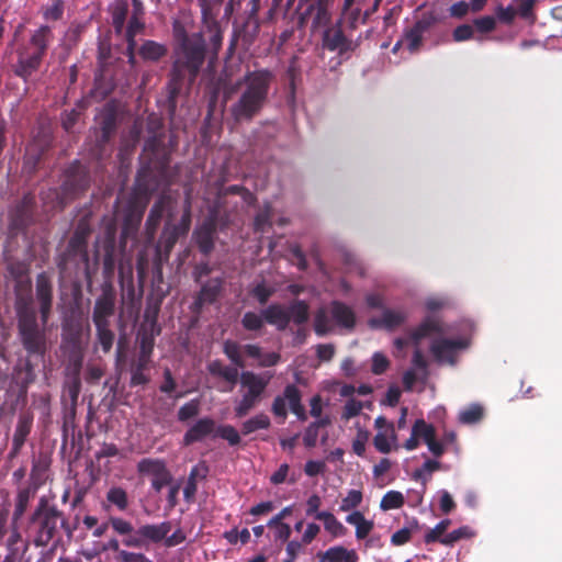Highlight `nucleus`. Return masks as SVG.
<instances>
[{
    "label": "nucleus",
    "mask_w": 562,
    "mask_h": 562,
    "mask_svg": "<svg viewBox=\"0 0 562 562\" xmlns=\"http://www.w3.org/2000/svg\"><path fill=\"white\" fill-rule=\"evenodd\" d=\"M166 53V49L162 45L148 41L140 47V55L150 60H156L164 56Z\"/></svg>",
    "instance_id": "nucleus-31"
},
{
    "label": "nucleus",
    "mask_w": 562,
    "mask_h": 562,
    "mask_svg": "<svg viewBox=\"0 0 562 562\" xmlns=\"http://www.w3.org/2000/svg\"><path fill=\"white\" fill-rule=\"evenodd\" d=\"M144 24L139 20V16L133 15L127 27L126 37L128 42V50H133L136 43L134 36L143 30Z\"/></svg>",
    "instance_id": "nucleus-42"
},
{
    "label": "nucleus",
    "mask_w": 562,
    "mask_h": 562,
    "mask_svg": "<svg viewBox=\"0 0 562 562\" xmlns=\"http://www.w3.org/2000/svg\"><path fill=\"white\" fill-rule=\"evenodd\" d=\"M474 25L480 32H492L496 26V20L493 16H482L474 20Z\"/></svg>",
    "instance_id": "nucleus-54"
},
{
    "label": "nucleus",
    "mask_w": 562,
    "mask_h": 562,
    "mask_svg": "<svg viewBox=\"0 0 562 562\" xmlns=\"http://www.w3.org/2000/svg\"><path fill=\"white\" fill-rule=\"evenodd\" d=\"M42 57L43 55L36 52L21 53L19 57V64L16 67V74L21 77L26 78L38 68L42 61Z\"/></svg>",
    "instance_id": "nucleus-15"
},
{
    "label": "nucleus",
    "mask_w": 562,
    "mask_h": 562,
    "mask_svg": "<svg viewBox=\"0 0 562 562\" xmlns=\"http://www.w3.org/2000/svg\"><path fill=\"white\" fill-rule=\"evenodd\" d=\"M390 366L387 357L382 352H374L372 356L371 371L374 374H382Z\"/></svg>",
    "instance_id": "nucleus-48"
},
{
    "label": "nucleus",
    "mask_w": 562,
    "mask_h": 562,
    "mask_svg": "<svg viewBox=\"0 0 562 562\" xmlns=\"http://www.w3.org/2000/svg\"><path fill=\"white\" fill-rule=\"evenodd\" d=\"M376 435L373 438L374 447L382 453H389L397 448V436L392 423L383 416H379L374 422Z\"/></svg>",
    "instance_id": "nucleus-11"
},
{
    "label": "nucleus",
    "mask_w": 562,
    "mask_h": 562,
    "mask_svg": "<svg viewBox=\"0 0 562 562\" xmlns=\"http://www.w3.org/2000/svg\"><path fill=\"white\" fill-rule=\"evenodd\" d=\"M33 520L38 526L37 533L34 539L37 547L47 546L57 533L58 526L65 525L60 513L54 506H49L45 499H41L40 505L33 515Z\"/></svg>",
    "instance_id": "nucleus-6"
},
{
    "label": "nucleus",
    "mask_w": 562,
    "mask_h": 562,
    "mask_svg": "<svg viewBox=\"0 0 562 562\" xmlns=\"http://www.w3.org/2000/svg\"><path fill=\"white\" fill-rule=\"evenodd\" d=\"M420 41V31L418 29H414L406 34L404 43L411 52H415L418 48Z\"/></svg>",
    "instance_id": "nucleus-55"
},
{
    "label": "nucleus",
    "mask_w": 562,
    "mask_h": 562,
    "mask_svg": "<svg viewBox=\"0 0 562 562\" xmlns=\"http://www.w3.org/2000/svg\"><path fill=\"white\" fill-rule=\"evenodd\" d=\"M273 289L268 286L265 282H260L254 286L251 294L258 300L259 303L263 304L272 295Z\"/></svg>",
    "instance_id": "nucleus-49"
},
{
    "label": "nucleus",
    "mask_w": 562,
    "mask_h": 562,
    "mask_svg": "<svg viewBox=\"0 0 562 562\" xmlns=\"http://www.w3.org/2000/svg\"><path fill=\"white\" fill-rule=\"evenodd\" d=\"M326 465L323 461L310 460L306 462L304 472L308 476H316L324 472Z\"/></svg>",
    "instance_id": "nucleus-62"
},
{
    "label": "nucleus",
    "mask_w": 562,
    "mask_h": 562,
    "mask_svg": "<svg viewBox=\"0 0 562 562\" xmlns=\"http://www.w3.org/2000/svg\"><path fill=\"white\" fill-rule=\"evenodd\" d=\"M215 229V220L211 215L210 218L201 225L194 233L196 241L203 252H209L213 247V232Z\"/></svg>",
    "instance_id": "nucleus-16"
},
{
    "label": "nucleus",
    "mask_w": 562,
    "mask_h": 562,
    "mask_svg": "<svg viewBox=\"0 0 562 562\" xmlns=\"http://www.w3.org/2000/svg\"><path fill=\"white\" fill-rule=\"evenodd\" d=\"M224 352L237 367H245V362L241 357V350L238 345L231 341L225 342Z\"/></svg>",
    "instance_id": "nucleus-43"
},
{
    "label": "nucleus",
    "mask_w": 562,
    "mask_h": 562,
    "mask_svg": "<svg viewBox=\"0 0 562 562\" xmlns=\"http://www.w3.org/2000/svg\"><path fill=\"white\" fill-rule=\"evenodd\" d=\"M199 412V404L195 401L187 403L179 409V419L186 420L195 416Z\"/></svg>",
    "instance_id": "nucleus-58"
},
{
    "label": "nucleus",
    "mask_w": 562,
    "mask_h": 562,
    "mask_svg": "<svg viewBox=\"0 0 562 562\" xmlns=\"http://www.w3.org/2000/svg\"><path fill=\"white\" fill-rule=\"evenodd\" d=\"M404 503V497L400 492L390 491L387 492L380 504V507L383 510L400 508Z\"/></svg>",
    "instance_id": "nucleus-38"
},
{
    "label": "nucleus",
    "mask_w": 562,
    "mask_h": 562,
    "mask_svg": "<svg viewBox=\"0 0 562 562\" xmlns=\"http://www.w3.org/2000/svg\"><path fill=\"white\" fill-rule=\"evenodd\" d=\"M209 371L214 375H220L231 383H235L238 378L236 368L225 367L218 361H213L209 364Z\"/></svg>",
    "instance_id": "nucleus-30"
},
{
    "label": "nucleus",
    "mask_w": 562,
    "mask_h": 562,
    "mask_svg": "<svg viewBox=\"0 0 562 562\" xmlns=\"http://www.w3.org/2000/svg\"><path fill=\"white\" fill-rule=\"evenodd\" d=\"M16 310L20 318V330L23 335L24 344L30 350H36L38 347V341L35 313L31 306V299L23 297L19 292L16 296Z\"/></svg>",
    "instance_id": "nucleus-8"
},
{
    "label": "nucleus",
    "mask_w": 562,
    "mask_h": 562,
    "mask_svg": "<svg viewBox=\"0 0 562 562\" xmlns=\"http://www.w3.org/2000/svg\"><path fill=\"white\" fill-rule=\"evenodd\" d=\"M370 402H362L356 398H350L346 402L341 412V419L349 420L360 414L364 407H370Z\"/></svg>",
    "instance_id": "nucleus-29"
},
{
    "label": "nucleus",
    "mask_w": 562,
    "mask_h": 562,
    "mask_svg": "<svg viewBox=\"0 0 562 562\" xmlns=\"http://www.w3.org/2000/svg\"><path fill=\"white\" fill-rule=\"evenodd\" d=\"M317 357L322 361H329L335 355V347L330 344L316 346Z\"/></svg>",
    "instance_id": "nucleus-63"
},
{
    "label": "nucleus",
    "mask_w": 562,
    "mask_h": 562,
    "mask_svg": "<svg viewBox=\"0 0 562 562\" xmlns=\"http://www.w3.org/2000/svg\"><path fill=\"white\" fill-rule=\"evenodd\" d=\"M443 326L436 317H427L418 328H416L408 337L397 338L394 341L396 349H403L408 345L414 346L413 368L404 373L403 384L406 390H413L417 381H425L428 375L427 360L425 359L418 345L425 337H431L435 334L443 333Z\"/></svg>",
    "instance_id": "nucleus-3"
},
{
    "label": "nucleus",
    "mask_w": 562,
    "mask_h": 562,
    "mask_svg": "<svg viewBox=\"0 0 562 562\" xmlns=\"http://www.w3.org/2000/svg\"><path fill=\"white\" fill-rule=\"evenodd\" d=\"M468 346L469 341L464 338H438L432 340L430 351L439 363L453 366L457 362L459 352Z\"/></svg>",
    "instance_id": "nucleus-9"
},
{
    "label": "nucleus",
    "mask_w": 562,
    "mask_h": 562,
    "mask_svg": "<svg viewBox=\"0 0 562 562\" xmlns=\"http://www.w3.org/2000/svg\"><path fill=\"white\" fill-rule=\"evenodd\" d=\"M483 414V409L479 405H472L460 412L459 418L462 423L471 424L477 422Z\"/></svg>",
    "instance_id": "nucleus-47"
},
{
    "label": "nucleus",
    "mask_w": 562,
    "mask_h": 562,
    "mask_svg": "<svg viewBox=\"0 0 562 562\" xmlns=\"http://www.w3.org/2000/svg\"><path fill=\"white\" fill-rule=\"evenodd\" d=\"M271 411L276 417L283 420L286 418L289 411L302 422L307 418L305 408L301 403V393L295 385L285 386L283 393L273 400Z\"/></svg>",
    "instance_id": "nucleus-7"
},
{
    "label": "nucleus",
    "mask_w": 562,
    "mask_h": 562,
    "mask_svg": "<svg viewBox=\"0 0 562 562\" xmlns=\"http://www.w3.org/2000/svg\"><path fill=\"white\" fill-rule=\"evenodd\" d=\"M214 430V422L209 418L199 420L184 436V443L190 445L202 439Z\"/></svg>",
    "instance_id": "nucleus-21"
},
{
    "label": "nucleus",
    "mask_w": 562,
    "mask_h": 562,
    "mask_svg": "<svg viewBox=\"0 0 562 562\" xmlns=\"http://www.w3.org/2000/svg\"><path fill=\"white\" fill-rule=\"evenodd\" d=\"M347 522L356 527V537L358 539L366 538L373 529V522L366 519L360 512H353L346 518Z\"/></svg>",
    "instance_id": "nucleus-23"
},
{
    "label": "nucleus",
    "mask_w": 562,
    "mask_h": 562,
    "mask_svg": "<svg viewBox=\"0 0 562 562\" xmlns=\"http://www.w3.org/2000/svg\"><path fill=\"white\" fill-rule=\"evenodd\" d=\"M263 317L266 322L274 325L278 329H284L290 322V314L281 305H270L263 311Z\"/></svg>",
    "instance_id": "nucleus-17"
},
{
    "label": "nucleus",
    "mask_w": 562,
    "mask_h": 562,
    "mask_svg": "<svg viewBox=\"0 0 562 562\" xmlns=\"http://www.w3.org/2000/svg\"><path fill=\"white\" fill-rule=\"evenodd\" d=\"M50 38V29L46 25H43L33 33L30 44L34 48V52L44 55Z\"/></svg>",
    "instance_id": "nucleus-27"
},
{
    "label": "nucleus",
    "mask_w": 562,
    "mask_h": 562,
    "mask_svg": "<svg viewBox=\"0 0 562 562\" xmlns=\"http://www.w3.org/2000/svg\"><path fill=\"white\" fill-rule=\"evenodd\" d=\"M473 27L469 24H463L458 26L453 31V38L456 42H462L472 38L473 36Z\"/></svg>",
    "instance_id": "nucleus-59"
},
{
    "label": "nucleus",
    "mask_w": 562,
    "mask_h": 562,
    "mask_svg": "<svg viewBox=\"0 0 562 562\" xmlns=\"http://www.w3.org/2000/svg\"><path fill=\"white\" fill-rule=\"evenodd\" d=\"M29 431H30V424L26 420H21L16 428V431L14 434V438H13V441H14V445L16 448L23 443Z\"/></svg>",
    "instance_id": "nucleus-61"
},
{
    "label": "nucleus",
    "mask_w": 562,
    "mask_h": 562,
    "mask_svg": "<svg viewBox=\"0 0 562 562\" xmlns=\"http://www.w3.org/2000/svg\"><path fill=\"white\" fill-rule=\"evenodd\" d=\"M406 314L401 310H384L380 318L371 321L372 326L395 328L404 323Z\"/></svg>",
    "instance_id": "nucleus-18"
},
{
    "label": "nucleus",
    "mask_w": 562,
    "mask_h": 562,
    "mask_svg": "<svg viewBox=\"0 0 562 562\" xmlns=\"http://www.w3.org/2000/svg\"><path fill=\"white\" fill-rule=\"evenodd\" d=\"M451 521L449 519L441 520L439 524H437L432 529L428 530V532L425 535V542L426 543H432L435 541H439L442 537H445V532L449 528Z\"/></svg>",
    "instance_id": "nucleus-39"
},
{
    "label": "nucleus",
    "mask_w": 562,
    "mask_h": 562,
    "mask_svg": "<svg viewBox=\"0 0 562 562\" xmlns=\"http://www.w3.org/2000/svg\"><path fill=\"white\" fill-rule=\"evenodd\" d=\"M302 541H289L286 546V555L284 562H293L299 553L302 551Z\"/></svg>",
    "instance_id": "nucleus-64"
},
{
    "label": "nucleus",
    "mask_w": 562,
    "mask_h": 562,
    "mask_svg": "<svg viewBox=\"0 0 562 562\" xmlns=\"http://www.w3.org/2000/svg\"><path fill=\"white\" fill-rule=\"evenodd\" d=\"M263 314L259 315L252 312H248L244 315L241 323L243 326L248 330H257L263 326L265 322Z\"/></svg>",
    "instance_id": "nucleus-45"
},
{
    "label": "nucleus",
    "mask_w": 562,
    "mask_h": 562,
    "mask_svg": "<svg viewBox=\"0 0 562 562\" xmlns=\"http://www.w3.org/2000/svg\"><path fill=\"white\" fill-rule=\"evenodd\" d=\"M440 467V463L438 461H434V460H427L424 464H423V468L419 469V470H416L414 472V479L416 480H423L424 483H426V479L424 477V473L427 472V473H432L435 471H437Z\"/></svg>",
    "instance_id": "nucleus-53"
},
{
    "label": "nucleus",
    "mask_w": 562,
    "mask_h": 562,
    "mask_svg": "<svg viewBox=\"0 0 562 562\" xmlns=\"http://www.w3.org/2000/svg\"><path fill=\"white\" fill-rule=\"evenodd\" d=\"M412 432L414 436H417L418 440L423 439L427 442L435 436V428L424 419H417L412 428Z\"/></svg>",
    "instance_id": "nucleus-33"
},
{
    "label": "nucleus",
    "mask_w": 562,
    "mask_h": 562,
    "mask_svg": "<svg viewBox=\"0 0 562 562\" xmlns=\"http://www.w3.org/2000/svg\"><path fill=\"white\" fill-rule=\"evenodd\" d=\"M220 291V282L218 281H211L206 285H204L199 294L198 297V304L202 305L205 303H212Z\"/></svg>",
    "instance_id": "nucleus-32"
},
{
    "label": "nucleus",
    "mask_w": 562,
    "mask_h": 562,
    "mask_svg": "<svg viewBox=\"0 0 562 562\" xmlns=\"http://www.w3.org/2000/svg\"><path fill=\"white\" fill-rule=\"evenodd\" d=\"M362 501V494L360 491L351 490L347 493L346 497L342 498L340 504L341 512H349L360 505Z\"/></svg>",
    "instance_id": "nucleus-40"
},
{
    "label": "nucleus",
    "mask_w": 562,
    "mask_h": 562,
    "mask_svg": "<svg viewBox=\"0 0 562 562\" xmlns=\"http://www.w3.org/2000/svg\"><path fill=\"white\" fill-rule=\"evenodd\" d=\"M324 44L330 50H344L348 46L342 30L338 27L329 29L326 31L324 36Z\"/></svg>",
    "instance_id": "nucleus-24"
},
{
    "label": "nucleus",
    "mask_w": 562,
    "mask_h": 562,
    "mask_svg": "<svg viewBox=\"0 0 562 562\" xmlns=\"http://www.w3.org/2000/svg\"><path fill=\"white\" fill-rule=\"evenodd\" d=\"M473 536L471 529L467 526L460 527L440 539V543L445 546H452L461 539L470 538Z\"/></svg>",
    "instance_id": "nucleus-37"
},
{
    "label": "nucleus",
    "mask_w": 562,
    "mask_h": 562,
    "mask_svg": "<svg viewBox=\"0 0 562 562\" xmlns=\"http://www.w3.org/2000/svg\"><path fill=\"white\" fill-rule=\"evenodd\" d=\"M288 312L290 319L292 318L297 324H302L308 318V306L303 301L294 302Z\"/></svg>",
    "instance_id": "nucleus-35"
},
{
    "label": "nucleus",
    "mask_w": 562,
    "mask_h": 562,
    "mask_svg": "<svg viewBox=\"0 0 562 562\" xmlns=\"http://www.w3.org/2000/svg\"><path fill=\"white\" fill-rule=\"evenodd\" d=\"M117 562H151L146 555L138 552H130L126 550L119 551V555H115Z\"/></svg>",
    "instance_id": "nucleus-50"
},
{
    "label": "nucleus",
    "mask_w": 562,
    "mask_h": 562,
    "mask_svg": "<svg viewBox=\"0 0 562 562\" xmlns=\"http://www.w3.org/2000/svg\"><path fill=\"white\" fill-rule=\"evenodd\" d=\"M115 292L111 284H104L102 294L97 299L93 308L94 325H109V318L114 313Z\"/></svg>",
    "instance_id": "nucleus-10"
},
{
    "label": "nucleus",
    "mask_w": 562,
    "mask_h": 562,
    "mask_svg": "<svg viewBox=\"0 0 562 562\" xmlns=\"http://www.w3.org/2000/svg\"><path fill=\"white\" fill-rule=\"evenodd\" d=\"M270 374H256L251 371H244L240 374V384L246 392L241 398L236 403L235 414L237 417L246 416L249 411L255 408L260 402L261 395L263 394L269 381Z\"/></svg>",
    "instance_id": "nucleus-5"
},
{
    "label": "nucleus",
    "mask_w": 562,
    "mask_h": 562,
    "mask_svg": "<svg viewBox=\"0 0 562 562\" xmlns=\"http://www.w3.org/2000/svg\"><path fill=\"white\" fill-rule=\"evenodd\" d=\"M321 505V497L317 494L311 495L306 501V515L313 516L316 519V515L322 514V512L318 510Z\"/></svg>",
    "instance_id": "nucleus-57"
},
{
    "label": "nucleus",
    "mask_w": 562,
    "mask_h": 562,
    "mask_svg": "<svg viewBox=\"0 0 562 562\" xmlns=\"http://www.w3.org/2000/svg\"><path fill=\"white\" fill-rule=\"evenodd\" d=\"M112 528L120 535H128L133 531V526L127 520L119 517H112L110 519Z\"/></svg>",
    "instance_id": "nucleus-51"
},
{
    "label": "nucleus",
    "mask_w": 562,
    "mask_h": 562,
    "mask_svg": "<svg viewBox=\"0 0 562 562\" xmlns=\"http://www.w3.org/2000/svg\"><path fill=\"white\" fill-rule=\"evenodd\" d=\"M324 560L328 562H358V555L355 550H348L345 547L337 546L329 548L324 553Z\"/></svg>",
    "instance_id": "nucleus-22"
},
{
    "label": "nucleus",
    "mask_w": 562,
    "mask_h": 562,
    "mask_svg": "<svg viewBox=\"0 0 562 562\" xmlns=\"http://www.w3.org/2000/svg\"><path fill=\"white\" fill-rule=\"evenodd\" d=\"M270 426V419L266 414H257L256 416L247 419L241 425V432L249 435L259 429H267Z\"/></svg>",
    "instance_id": "nucleus-28"
},
{
    "label": "nucleus",
    "mask_w": 562,
    "mask_h": 562,
    "mask_svg": "<svg viewBox=\"0 0 562 562\" xmlns=\"http://www.w3.org/2000/svg\"><path fill=\"white\" fill-rule=\"evenodd\" d=\"M171 530V524L168 521L158 525H144L138 529V535L153 542H159L166 538Z\"/></svg>",
    "instance_id": "nucleus-19"
},
{
    "label": "nucleus",
    "mask_w": 562,
    "mask_h": 562,
    "mask_svg": "<svg viewBox=\"0 0 562 562\" xmlns=\"http://www.w3.org/2000/svg\"><path fill=\"white\" fill-rule=\"evenodd\" d=\"M36 299L40 303L42 321L45 324L52 307V284L45 274L38 276L36 280Z\"/></svg>",
    "instance_id": "nucleus-14"
},
{
    "label": "nucleus",
    "mask_w": 562,
    "mask_h": 562,
    "mask_svg": "<svg viewBox=\"0 0 562 562\" xmlns=\"http://www.w3.org/2000/svg\"><path fill=\"white\" fill-rule=\"evenodd\" d=\"M321 527L315 522L307 524L305 531L302 536V543L303 544H310L319 533Z\"/></svg>",
    "instance_id": "nucleus-60"
},
{
    "label": "nucleus",
    "mask_w": 562,
    "mask_h": 562,
    "mask_svg": "<svg viewBox=\"0 0 562 562\" xmlns=\"http://www.w3.org/2000/svg\"><path fill=\"white\" fill-rule=\"evenodd\" d=\"M126 5L120 4L115 8L113 12V25L116 30V32H122V29L124 26V22L126 19Z\"/></svg>",
    "instance_id": "nucleus-52"
},
{
    "label": "nucleus",
    "mask_w": 562,
    "mask_h": 562,
    "mask_svg": "<svg viewBox=\"0 0 562 562\" xmlns=\"http://www.w3.org/2000/svg\"><path fill=\"white\" fill-rule=\"evenodd\" d=\"M330 314L335 323L345 328H352L355 325V314L347 305L334 302L330 307Z\"/></svg>",
    "instance_id": "nucleus-20"
},
{
    "label": "nucleus",
    "mask_w": 562,
    "mask_h": 562,
    "mask_svg": "<svg viewBox=\"0 0 562 562\" xmlns=\"http://www.w3.org/2000/svg\"><path fill=\"white\" fill-rule=\"evenodd\" d=\"M316 519L323 521L324 528L333 537H342L346 533L345 526L329 512H322Z\"/></svg>",
    "instance_id": "nucleus-25"
},
{
    "label": "nucleus",
    "mask_w": 562,
    "mask_h": 562,
    "mask_svg": "<svg viewBox=\"0 0 562 562\" xmlns=\"http://www.w3.org/2000/svg\"><path fill=\"white\" fill-rule=\"evenodd\" d=\"M64 12V2L61 0H54L50 4L43 9L44 19L47 21H57L61 18Z\"/></svg>",
    "instance_id": "nucleus-41"
},
{
    "label": "nucleus",
    "mask_w": 562,
    "mask_h": 562,
    "mask_svg": "<svg viewBox=\"0 0 562 562\" xmlns=\"http://www.w3.org/2000/svg\"><path fill=\"white\" fill-rule=\"evenodd\" d=\"M173 32L180 42V49L175 61V69L181 75L187 69L192 78L198 74L204 60V41L199 32L188 33L180 22H175Z\"/></svg>",
    "instance_id": "nucleus-4"
},
{
    "label": "nucleus",
    "mask_w": 562,
    "mask_h": 562,
    "mask_svg": "<svg viewBox=\"0 0 562 562\" xmlns=\"http://www.w3.org/2000/svg\"><path fill=\"white\" fill-rule=\"evenodd\" d=\"M335 321L331 317L330 311L321 308L317 311L314 321V330L318 336H324L333 330Z\"/></svg>",
    "instance_id": "nucleus-26"
},
{
    "label": "nucleus",
    "mask_w": 562,
    "mask_h": 562,
    "mask_svg": "<svg viewBox=\"0 0 562 562\" xmlns=\"http://www.w3.org/2000/svg\"><path fill=\"white\" fill-rule=\"evenodd\" d=\"M98 341L104 352H109L112 348L114 334L110 330L109 325H95Z\"/></svg>",
    "instance_id": "nucleus-36"
},
{
    "label": "nucleus",
    "mask_w": 562,
    "mask_h": 562,
    "mask_svg": "<svg viewBox=\"0 0 562 562\" xmlns=\"http://www.w3.org/2000/svg\"><path fill=\"white\" fill-rule=\"evenodd\" d=\"M317 437H318V424H311L304 432V437H303L304 445L308 448L314 447L316 445Z\"/></svg>",
    "instance_id": "nucleus-56"
},
{
    "label": "nucleus",
    "mask_w": 562,
    "mask_h": 562,
    "mask_svg": "<svg viewBox=\"0 0 562 562\" xmlns=\"http://www.w3.org/2000/svg\"><path fill=\"white\" fill-rule=\"evenodd\" d=\"M369 436L370 434L367 429L358 427L357 435L352 441V450L356 454L362 456L364 453Z\"/></svg>",
    "instance_id": "nucleus-44"
},
{
    "label": "nucleus",
    "mask_w": 562,
    "mask_h": 562,
    "mask_svg": "<svg viewBox=\"0 0 562 562\" xmlns=\"http://www.w3.org/2000/svg\"><path fill=\"white\" fill-rule=\"evenodd\" d=\"M270 83V74L266 70L248 72L237 82L240 94L232 106V113L237 121L250 120L263 106Z\"/></svg>",
    "instance_id": "nucleus-2"
},
{
    "label": "nucleus",
    "mask_w": 562,
    "mask_h": 562,
    "mask_svg": "<svg viewBox=\"0 0 562 562\" xmlns=\"http://www.w3.org/2000/svg\"><path fill=\"white\" fill-rule=\"evenodd\" d=\"M177 203L171 195L164 194L153 206L147 218V229L150 235L156 231L161 217L166 215L167 221L160 237V244L167 252L171 250L177 240L186 235L191 224L190 203L186 201L180 218H176Z\"/></svg>",
    "instance_id": "nucleus-1"
},
{
    "label": "nucleus",
    "mask_w": 562,
    "mask_h": 562,
    "mask_svg": "<svg viewBox=\"0 0 562 562\" xmlns=\"http://www.w3.org/2000/svg\"><path fill=\"white\" fill-rule=\"evenodd\" d=\"M215 435L227 440L229 442V445H232V446H235V445L239 443V441H240L239 434L231 425H225V426L218 427L216 429Z\"/></svg>",
    "instance_id": "nucleus-46"
},
{
    "label": "nucleus",
    "mask_w": 562,
    "mask_h": 562,
    "mask_svg": "<svg viewBox=\"0 0 562 562\" xmlns=\"http://www.w3.org/2000/svg\"><path fill=\"white\" fill-rule=\"evenodd\" d=\"M106 499L115 505L120 510L126 509L128 505L127 494L121 487H112L106 494Z\"/></svg>",
    "instance_id": "nucleus-34"
},
{
    "label": "nucleus",
    "mask_w": 562,
    "mask_h": 562,
    "mask_svg": "<svg viewBox=\"0 0 562 562\" xmlns=\"http://www.w3.org/2000/svg\"><path fill=\"white\" fill-rule=\"evenodd\" d=\"M367 7L368 5L345 0L341 14L342 25L353 30L357 29L360 24H364L369 16L372 15L366 13Z\"/></svg>",
    "instance_id": "nucleus-13"
},
{
    "label": "nucleus",
    "mask_w": 562,
    "mask_h": 562,
    "mask_svg": "<svg viewBox=\"0 0 562 562\" xmlns=\"http://www.w3.org/2000/svg\"><path fill=\"white\" fill-rule=\"evenodd\" d=\"M138 470L140 473L151 476V485L157 492L170 483V473L164 462L159 460L145 459L138 463Z\"/></svg>",
    "instance_id": "nucleus-12"
}]
</instances>
